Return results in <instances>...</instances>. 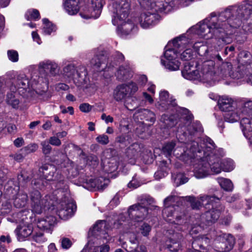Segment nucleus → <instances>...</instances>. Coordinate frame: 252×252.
<instances>
[{"label":"nucleus","mask_w":252,"mask_h":252,"mask_svg":"<svg viewBox=\"0 0 252 252\" xmlns=\"http://www.w3.org/2000/svg\"><path fill=\"white\" fill-rule=\"evenodd\" d=\"M252 6L251 5L242 6L237 9L227 8L219 14L218 16L213 12L210 16L200 23L197 28L198 34L206 38L227 34L229 27L237 28L241 25L242 20L252 17Z\"/></svg>","instance_id":"1"},{"label":"nucleus","mask_w":252,"mask_h":252,"mask_svg":"<svg viewBox=\"0 0 252 252\" xmlns=\"http://www.w3.org/2000/svg\"><path fill=\"white\" fill-rule=\"evenodd\" d=\"M229 43L228 34L219 35V37L213 39L212 44L208 47L200 46L198 49V54L201 56H208L215 62H221L222 59L219 52L223 48L224 44Z\"/></svg>","instance_id":"2"},{"label":"nucleus","mask_w":252,"mask_h":252,"mask_svg":"<svg viewBox=\"0 0 252 252\" xmlns=\"http://www.w3.org/2000/svg\"><path fill=\"white\" fill-rule=\"evenodd\" d=\"M87 74L86 66L82 64L76 66L74 64L70 63L65 66L63 69L64 77L72 79L78 87L85 84Z\"/></svg>","instance_id":"3"},{"label":"nucleus","mask_w":252,"mask_h":252,"mask_svg":"<svg viewBox=\"0 0 252 252\" xmlns=\"http://www.w3.org/2000/svg\"><path fill=\"white\" fill-rule=\"evenodd\" d=\"M31 207L32 212L41 214L46 208L53 205V202L48 195L42 197L37 190H33L30 193Z\"/></svg>","instance_id":"4"},{"label":"nucleus","mask_w":252,"mask_h":252,"mask_svg":"<svg viewBox=\"0 0 252 252\" xmlns=\"http://www.w3.org/2000/svg\"><path fill=\"white\" fill-rule=\"evenodd\" d=\"M185 200L189 202L191 208L193 210H199L204 207L205 209L212 208L220 200L221 196L217 197L215 195L207 194L200 195L197 199L193 196H187L184 197Z\"/></svg>","instance_id":"5"},{"label":"nucleus","mask_w":252,"mask_h":252,"mask_svg":"<svg viewBox=\"0 0 252 252\" xmlns=\"http://www.w3.org/2000/svg\"><path fill=\"white\" fill-rule=\"evenodd\" d=\"M112 7L114 14L112 23L113 25L118 24L127 18L130 9V0H116Z\"/></svg>","instance_id":"6"},{"label":"nucleus","mask_w":252,"mask_h":252,"mask_svg":"<svg viewBox=\"0 0 252 252\" xmlns=\"http://www.w3.org/2000/svg\"><path fill=\"white\" fill-rule=\"evenodd\" d=\"M196 80L208 82L215 80V62L213 60L204 62L197 69Z\"/></svg>","instance_id":"7"},{"label":"nucleus","mask_w":252,"mask_h":252,"mask_svg":"<svg viewBox=\"0 0 252 252\" xmlns=\"http://www.w3.org/2000/svg\"><path fill=\"white\" fill-rule=\"evenodd\" d=\"M149 209L151 210L152 208H149L144 202L138 203L129 207L127 213L129 218L131 219L130 222L131 230L133 229V223L142 221L146 218L148 214ZM133 225H135L136 223Z\"/></svg>","instance_id":"8"},{"label":"nucleus","mask_w":252,"mask_h":252,"mask_svg":"<svg viewBox=\"0 0 252 252\" xmlns=\"http://www.w3.org/2000/svg\"><path fill=\"white\" fill-rule=\"evenodd\" d=\"M140 5L148 10L162 12L168 11L174 5L173 0H138Z\"/></svg>","instance_id":"9"},{"label":"nucleus","mask_w":252,"mask_h":252,"mask_svg":"<svg viewBox=\"0 0 252 252\" xmlns=\"http://www.w3.org/2000/svg\"><path fill=\"white\" fill-rule=\"evenodd\" d=\"M138 89L137 85L133 82L118 85L114 90V98L117 101H122L127 96L133 94Z\"/></svg>","instance_id":"10"},{"label":"nucleus","mask_w":252,"mask_h":252,"mask_svg":"<svg viewBox=\"0 0 252 252\" xmlns=\"http://www.w3.org/2000/svg\"><path fill=\"white\" fill-rule=\"evenodd\" d=\"M235 244L234 237L229 234H221L215 240V247L219 252H227L232 249Z\"/></svg>","instance_id":"11"},{"label":"nucleus","mask_w":252,"mask_h":252,"mask_svg":"<svg viewBox=\"0 0 252 252\" xmlns=\"http://www.w3.org/2000/svg\"><path fill=\"white\" fill-rule=\"evenodd\" d=\"M220 201L215 204L213 208L211 206L210 209H208L209 211H206L201 216V220L206 225H210L213 223H215L219 219L220 216V212L224 211V206H221L218 207V204Z\"/></svg>","instance_id":"12"},{"label":"nucleus","mask_w":252,"mask_h":252,"mask_svg":"<svg viewBox=\"0 0 252 252\" xmlns=\"http://www.w3.org/2000/svg\"><path fill=\"white\" fill-rule=\"evenodd\" d=\"M76 206L72 201H62L58 208V214L63 220H67L72 217L76 211Z\"/></svg>","instance_id":"13"},{"label":"nucleus","mask_w":252,"mask_h":252,"mask_svg":"<svg viewBox=\"0 0 252 252\" xmlns=\"http://www.w3.org/2000/svg\"><path fill=\"white\" fill-rule=\"evenodd\" d=\"M193 172L197 178H203L210 175V166L208 158H205L193 165Z\"/></svg>","instance_id":"14"},{"label":"nucleus","mask_w":252,"mask_h":252,"mask_svg":"<svg viewBox=\"0 0 252 252\" xmlns=\"http://www.w3.org/2000/svg\"><path fill=\"white\" fill-rule=\"evenodd\" d=\"M55 166L52 164H45L39 168V171L47 181H56L61 178V175L56 173Z\"/></svg>","instance_id":"15"},{"label":"nucleus","mask_w":252,"mask_h":252,"mask_svg":"<svg viewBox=\"0 0 252 252\" xmlns=\"http://www.w3.org/2000/svg\"><path fill=\"white\" fill-rule=\"evenodd\" d=\"M40 72L45 73L47 75L55 76L59 72L58 64L52 61L47 60L40 62L38 64Z\"/></svg>","instance_id":"16"},{"label":"nucleus","mask_w":252,"mask_h":252,"mask_svg":"<svg viewBox=\"0 0 252 252\" xmlns=\"http://www.w3.org/2000/svg\"><path fill=\"white\" fill-rule=\"evenodd\" d=\"M157 12L152 11L142 13L139 18V22L141 27L147 29L155 24L159 16Z\"/></svg>","instance_id":"17"},{"label":"nucleus","mask_w":252,"mask_h":252,"mask_svg":"<svg viewBox=\"0 0 252 252\" xmlns=\"http://www.w3.org/2000/svg\"><path fill=\"white\" fill-rule=\"evenodd\" d=\"M209 239L206 237H202L195 239L192 243V249L187 252H207L209 250Z\"/></svg>","instance_id":"18"},{"label":"nucleus","mask_w":252,"mask_h":252,"mask_svg":"<svg viewBox=\"0 0 252 252\" xmlns=\"http://www.w3.org/2000/svg\"><path fill=\"white\" fill-rule=\"evenodd\" d=\"M92 6L93 9L90 14H83L80 13L82 17L85 19L91 18H97L101 13V9L102 7V0H92Z\"/></svg>","instance_id":"19"},{"label":"nucleus","mask_w":252,"mask_h":252,"mask_svg":"<svg viewBox=\"0 0 252 252\" xmlns=\"http://www.w3.org/2000/svg\"><path fill=\"white\" fill-rule=\"evenodd\" d=\"M187 148H189V149L185 150V147L180 148V149L183 150V152H181V154L177 153L176 155L179 156L180 158H181L184 159V157H187L188 159L189 158H190L191 157V154H193L196 152H200L201 150L198 148V144L197 142L195 141H192L190 143H188L187 146H186Z\"/></svg>","instance_id":"20"},{"label":"nucleus","mask_w":252,"mask_h":252,"mask_svg":"<svg viewBox=\"0 0 252 252\" xmlns=\"http://www.w3.org/2000/svg\"><path fill=\"white\" fill-rule=\"evenodd\" d=\"M10 92H8L6 97V103L14 108H17L19 104V100L16 96L17 88L15 85H11L9 87Z\"/></svg>","instance_id":"21"},{"label":"nucleus","mask_w":252,"mask_h":252,"mask_svg":"<svg viewBox=\"0 0 252 252\" xmlns=\"http://www.w3.org/2000/svg\"><path fill=\"white\" fill-rule=\"evenodd\" d=\"M220 109L224 112L232 110L236 106L235 102L230 97L227 96H222L218 101Z\"/></svg>","instance_id":"22"},{"label":"nucleus","mask_w":252,"mask_h":252,"mask_svg":"<svg viewBox=\"0 0 252 252\" xmlns=\"http://www.w3.org/2000/svg\"><path fill=\"white\" fill-rule=\"evenodd\" d=\"M16 235L19 240H23L32 234L33 231V227L31 224L19 225L15 230Z\"/></svg>","instance_id":"23"},{"label":"nucleus","mask_w":252,"mask_h":252,"mask_svg":"<svg viewBox=\"0 0 252 252\" xmlns=\"http://www.w3.org/2000/svg\"><path fill=\"white\" fill-rule=\"evenodd\" d=\"M206 158H208V163L210 166V174H219L221 172V168L219 158L214 156H209Z\"/></svg>","instance_id":"24"},{"label":"nucleus","mask_w":252,"mask_h":252,"mask_svg":"<svg viewBox=\"0 0 252 252\" xmlns=\"http://www.w3.org/2000/svg\"><path fill=\"white\" fill-rule=\"evenodd\" d=\"M29 81L26 76L24 75H19L17 77L15 82L13 83L11 85H15L19 90V93L22 92L24 94L29 88Z\"/></svg>","instance_id":"25"},{"label":"nucleus","mask_w":252,"mask_h":252,"mask_svg":"<svg viewBox=\"0 0 252 252\" xmlns=\"http://www.w3.org/2000/svg\"><path fill=\"white\" fill-rule=\"evenodd\" d=\"M116 76L118 80L123 81L131 78L132 76V72L129 65H122L118 70Z\"/></svg>","instance_id":"26"},{"label":"nucleus","mask_w":252,"mask_h":252,"mask_svg":"<svg viewBox=\"0 0 252 252\" xmlns=\"http://www.w3.org/2000/svg\"><path fill=\"white\" fill-rule=\"evenodd\" d=\"M193 68V65H191L190 63H186L184 65V68L182 71L183 76L188 80H196L197 71V70H194Z\"/></svg>","instance_id":"27"},{"label":"nucleus","mask_w":252,"mask_h":252,"mask_svg":"<svg viewBox=\"0 0 252 252\" xmlns=\"http://www.w3.org/2000/svg\"><path fill=\"white\" fill-rule=\"evenodd\" d=\"M200 126L199 124H195L194 123H191V121L188 120L186 123V125L184 126H181L180 128L179 127L178 132H179L180 129L181 130L183 128L182 131H183V134L186 135L187 134V132L191 135L194 134V133L200 129Z\"/></svg>","instance_id":"28"},{"label":"nucleus","mask_w":252,"mask_h":252,"mask_svg":"<svg viewBox=\"0 0 252 252\" xmlns=\"http://www.w3.org/2000/svg\"><path fill=\"white\" fill-rule=\"evenodd\" d=\"M79 0H66L64 4L66 11L69 15H75L79 10Z\"/></svg>","instance_id":"29"},{"label":"nucleus","mask_w":252,"mask_h":252,"mask_svg":"<svg viewBox=\"0 0 252 252\" xmlns=\"http://www.w3.org/2000/svg\"><path fill=\"white\" fill-rule=\"evenodd\" d=\"M141 152V147L139 144L134 143L126 149V156L129 159H135Z\"/></svg>","instance_id":"30"},{"label":"nucleus","mask_w":252,"mask_h":252,"mask_svg":"<svg viewBox=\"0 0 252 252\" xmlns=\"http://www.w3.org/2000/svg\"><path fill=\"white\" fill-rule=\"evenodd\" d=\"M55 219L52 216L47 217L46 219H40L37 222V226L40 229H48L54 225Z\"/></svg>","instance_id":"31"},{"label":"nucleus","mask_w":252,"mask_h":252,"mask_svg":"<svg viewBox=\"0 0 252 252\" xmlns=\"http://www.w3.org/2000/svg\"><path fill=\"white\" fill-rule=\"evenodd\" d=\"M134 115H136L137 117H140V119L145 118L146 121H149L152 123H154L156 120L155 114L148 109H142Z\"/></svg>","instance_id":"32"},{"label":"nucleus","mask_w":252,"mask_h":252,"mask_svg":"<svg viewBox=\"0 0 252 252\" xmlns=\"http://www.w3.org/2000/svg\"><path fill=\"white\" fill-rule=\"evenodd\" d=\"M108 62L107 57L104 55H96L91 60V63L95 66L96 68L100 70V67L102 64L107 66Z\"/></svg>","instance_id":"33"},{"label":"nucleus","mask_w":252,"mask_h":252,"mask_svg":"<svg viewBox=\"0 0 252 252\" xmlns=\"http://www.w3.org/2000/svg\"><path fill=\"white\" fill-rule=\"evenodd\" d=\"M115 25H117L122 30L123 32L127 34L130 33L134 27V24L131 22V21H129L128 19L127 20V19L122 21L121 23H119L118 24H116Z\"/></svg>","instance_id":"34"},{"label":"nucleus","mask_w":252,"mask_h":252,"mask_svg":"<svg viewBox=\"0 0 252 252\" xmlns=\"http://www.w3.org/2000/svg\"><path fill=\"white\" fill-rule=\"evenodd\" d=\"M161 63L170 71H175L179 69L180 63L178 60H174V61H164L161 60Z\"/></svg>","instance_id":"35"},{"label":"nucleus","mask_w":252,"mask_h":252,"mask_svg":"<svg viewBox=\"0 0 252 252\" xmlns=\"http://www.w3.org/2000/svg\"><path fill=\"white\" fill-rule=\"evenodd\" d=\"M252 60V55L247 51L240 52L238 56L239 62L241 64H250Z\"/></svg>","instance_id":"36"},{"label":"nucleus","mask_w":252,"mask_h":252,"mask_svg":"<svg viewBox=\"0 0 252 252\" xmlns=\"http://www.w3.org/2000/svg\"><path fill=\"white\" fill-rule=\"evenodd\" d=\"M28 195L25 193H20L14 201V204L17 208L24 207L27 202Z\"/></svg>","instance_id":"37"},{"label":"nucleus","mask_w":252,"mask_h":252,"mask_svg":"<svg viewBox=\"0 0 252 252\" xmlns=\"http://www.w3.org/2000/svg\"><path fill=\"white\" fill-rule=\"evenodd\" d=\"M175 143L173 141L166 143L162 147V153L166 157H170L173 152H176L178 150V148L175 149Z\"/></svg>","instance_id":"38"},{"label":"nucleus","mask_w":252,"mask_h":252,"mask_svg":"<svg viewBox=\"0 0 252 252\" xmlns=\"http://www.w3.org/2000/svg\"><path fill=\"white\" fill-rule=\"evenodd\" d=\"M218 181L221 188L224 190L227 191L232 190L233 184L230 180L224 178H218Z\"/></svg>","instance_id":"39"},{"label":"nucleus","mask_w":252,"mask_h":252,"mask_svg":"<svg viewBox=\"0 0 252 252\" xmlns=\"http://www.w3.org/2000/svg\"><path fill=\"white\" fill-rule=\"evenodd\" d=\"M176 214L174 206H167L162 211L163 216L164 218L166 219L167 221L170 222H174V220H172V219H170V217H174Z\"/></svg>","instance_id":"40"},{"label":"nucleus","mask_w":252,"mask_h":252,"mask_svg":"<svg viewBox=\"0 0 252 252\" xmlns=\"http://www.w3.org/2000/svg\"><path fill=\"white\" fill-rule=\"evenodd\" d=\"M225 120L229 123H233L237 121L239 119V117L237 112L232 110L226 111L224 115Z\"/></svg>","instance_id":"41"},{"label":"nucleus","mask_w":252,"mask_h":252,"mask_svg":"<svg viewBox=\"0 0 252 252\" xmlns=\"http://www.w3.org/2000/svg\"><path fill=\"white\" fill-rule=\"evenodd\" d=\"M106 226V221L104 220H99L97 221L93 227V232L96 234L97 232H100L102 234H105V227Z\"/></svg>","instance_id":"42"},{"label":"nucleus","mask_w":252,"mask_h":252,"mask_svg":"<svg viewBox=\"0 0 252 252\" xmlns=\"http://www.w3.org/2000/svg\"><path fill=\"white\" fill-rule=\"evenodd\" d=\"M38 148V146L36 143H31L27 146L23 147L20 150L21 152H23L24 155H28L29 154L35 152Z\"/></svg>","instance_id":"43"},{"label":"nucleus","mask_w":252,"mask_h":252,"mask_svg":"<svg viewBox=\"0 0 252 252\" xmlns=\"http://www.w3.org/2000/svg\"><path fill=\"white\" fill-rule=\"evenodd\" d=\"M25 17L28 20L39 19L40 18V14L37 9H29L25 14Z\"/></svg>","instance_id":"44"},{"label":"nucleus","mask_w":252,"mask_h":252,"mask_svg":"<svg viewBox=\"0 0 252 252\" xmlns=\"http://www.w3.org/2000/svg\"><path fill=\"white\" fill-rule=\"evenodd\" d=\"M43 23L44 24L43 27L44 32L47 34H50L51 33L56 30L55 26L50 23L48 19L44 18L42 20Z\"/></svg>","instance_id":"45"},{"label":"nucleus","mask_w":252,"mask_h":252,"mask_svg":"<svg viewBox=\"0 0 252 252\" xmlns=\"http://www.w3.org/2000/svg\"><path fill=\"white\" fill-rule=\"evenodd\" d=\"M241 125L244 132L252 131V120L247 118H243L241 121Z\"/></svg>","instance_id":"46"},{"label":"nucleus","mask_w":252,"mask_h":252,"mask_svg":"<svg viewBox=\"0 0 252 252\" xmlns=\"http://www.w3.org/2000/svg\"><path fill=\"white\" fill-rule=\"evenodd\" d=\"M100 179H90L86 181V187L88 188H97L98 189H102V185L98 184Z\"/></svg>","instance_id":"47"},{"label":"nucleus","mask_w":252,"mask_h":252,"mask_svg":"<svg viewBox=\"0 0 252 252\" xmlns=\"http://www.w3.org/2000/svg\"><path fill=\"white\" fill-rule=\"evenodd\" d=\"M177 51L174 49H169L164 52V57L166 59L165 61H174L177 60Z\"/></svg>","instance_id":"48"},{"label":"nucleus","mask_w":252,"mask_h":252,"mask_svg":"<svg viewBox=\"0 0 252 252\" xmlns=\"http://www.w3.org/2000/svg\"><path fill=\"white\" fill-rule=\"evenodd\" d=\"M204 143L205 146L203 147L202 148L205 152L211 151L212 150L215 149V144L214 141L210 138L208 137L206 138L204 141Z\"/></svg>","instance_id":"49"},{"label":"nucleus","mask_w":252,"mask_h":252,"mask_svg":"<svg viewBox=\"0 0 252 252\" xmlns=\"http://www.w3.org/2000/svg\"><path fill=\"white\" fill-rule=\"evenodd\" d=\"M139 230L141 234L143 236L147 237L149 235L151 231V226L147 223H143L140 226Z\"/></svg>","instance_id":"50"},{"label":"nucleus","mask_w":252,"mask_h":252,"mask_svg":"<svg viewBox=\"0 0 252 252\" xmlns=\"http://www.w3.org/2000/svg\"><path fill=\"white\" fill-rule=\"evenodd\" d=\"M40 144L42 146V151L43 154L45 155L50 154L52 150V147L49 142L44 140L42 141Z\"/></svg>","instance_id":"51"},{"label":"nucleus","mask_w":252,"mask_h":252,"mask_svg":"<svg viewBox=\"0 0 252 252\" xmlns=\"http://www.w3.org/2000/svg\"><path fill=\"white\" fill-rule=\"evenodd\" d=\"M161 121L167 127H172L175 124L174 121H173L171 118L169 117L167 115L165 114L162 115Z\"/></svg>","instance_id":"52"},{"label":"nucleus","mask_w":252,"mask_h":252,"mask_svg":"<svg viewBox=\"0 0 252 252\" xmlns=\"http://www.w3.org/2000/svg\"><path fill=\"white\" fill-rule=\"evenodd\" d=\"M32 237L33 240L37 243H42L46 241V239L44 237V234L41 231L33 233Z\"/></svg>","instance_id":"53"},{"label":"nucleus","mask_w":252,"mask_h":252,"mask_svg":"<svg viewBox=\"0 0 252 252\" xmlns=\"http://www.w3.org/2000/svg\"><path fill=\"white\" fill-rule=\"evenodd\" d=\"M221 67V72L223 75L225 76L227 75L231 76L230 70L232 68L231 63H222Z\"/></svg>","instance_id":"54"},{"label":"nucleus","mask_w":252,"mask_h":252,"mask_svg":"<svg viewBox=\"0 0 252 252\" xmlns=\"http://www.w3.org/2000/svg\"><path fill=\"white\" fill-rule=\"evenodd\" d=\"M192 51L190 49H187L180 54V58L183 61H188L192 56Z\"/></svg>","instance_id":"55"},{"label":"nucleus","mask_w":252,"mask_h":252,"mask_svg":"<svg viewBox=\"0 0 252 252\" xmlns=\"http://www.w3.org/2000/svg\"><path fill=\"white\" fill-rule=\"evenodd\" d=\"M7 56L9 60H10L12 62H17L18 61V53L15 50H8L7 51Z\"/></svg>","instance_id":"56"},{"label":"nucleus","mask_w":252,"mask_h":252,"mask_svg":"<svg viewBox=\"0 0 252 252\" xmlns=\"http://www.w3.org/2000/svg\"><path fill=\"white\" fill-rule=\"evenodd\" d=\"M95 139L98 143L101 145H105L109 143V137L105 134L99 135L96 137Z\"/></svg>","instance_id":"57"},{"label":"nucleus","mask_w":252,"mask_h":252,"mask_svg":"<svg viewBox=\"0 0 252 252\" xmlns=\"http://www.w3.org/2000/svg\"><path fill=\"white\" fill-rule=\"evenodd\" d=\"M178 197L175 195H170L166 197L164 200V204L165 207L173 206L172 203L175 202Z\"/></svg>","instance_id":"58"},{"label":"nucleus","mask_w":252,"mask_h":252,"mask_svg":"<svg viewBox=\"0 0 252 252\" xmlns=\"http://www.w3.org/2000/svg\"><path fill=\"white\" fill-rule=\"evenodd\" d=\"M167 248L171 252H177L181 248V246L178 242H172L168 245Z\"/></svg>","instance_id":"59"},{"label":"nucleus","mask_w":252,"mask_h":252,"mask_svg":"<svg viewBox=\"0 0 252 252\" xmlns=\"http://www.w3.org/2000/svg\"><path fill=\"white\" fill-rule=\"evenodd\" d=\"M72 242L69 238H63L61 240V245L63 249H68L72 245Z\"/></svg>","instance_id":"60"},{"label":"nucleus","mask_w":252,"mask_h":252,"mask_svg":"<svg viewBox=\"0 0 252 252\" xmlns=\"http://www.w3.org/2000/svg\"><path fill=\"white\" fill-rule=\"evenodd\" d=\"M48 142L51 145L56 146H59L62 144L61 141L57 136L50 137Z\"/></svg>","instance_id":"61"},{"label":"nucleus","mask_w":252,"mask_h":252,"mask_svg":"<svg viewBox=\"0 0 252 252\" xmlns=\"http://www.w3.org/2000/svg\"><path fill=\"white\" fill-rule=\"evenodd\" d=\"M175 181H177V183L178 184V182L179 181L180 184H185L188 181V178L185 176H184L181 173L177 174L176 178H175Z\"/></svg>","instance_id":"62"},{"label":"nucleus","mask_w":252,"mask_h":252,"mask_svg":"<svg viewBox=\"0 0 252 252\" xmlns=\"http://www.w3.org/2000/svg\"><path fill=\"white\" fill-rule=\"evenodd\" d=\"M18 181L19 183L21 185L25 183L29 180V178L25 173H21L17 176Z\"/></svg>","instance_id":"63"},{"label":"nucleus","mask_w":252,"mask_h":252,"mask_svg":"<svg viewBox=\"0 0 252 252\" xmlns=\"http://www.w3.org/2000/svg\"><path fill=\"white\" fill-rule=\"evenodd\" d=\"M244 108L245 111L250 115H252V101L249 100L244 103Z\"/></svg>","instance_id":"64"}]
</instances>
